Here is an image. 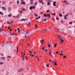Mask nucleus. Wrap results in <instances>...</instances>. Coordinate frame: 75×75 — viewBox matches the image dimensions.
Returning a JSON list of instances; mask_svg holds the SVG:
<instances>
[{"label": "nucleus", "mask_w": 75, "mask_h": 75, "mask_svg": "<svg viewBox=\"0 0 75 75\" xmlns=\"http://www.w3.org/2000/svg\"><path fill=\"white\" fill-rule=\"evenodd\" d=\"M44 17H49V18H50L51 16H50V14L49 13L47 14H44Z\"/></svg>", "instance_id": "nucleus-1"}, {"label": "nucleus", "mask_w": 75, "mask_h": 75, "mask_svg": "<svg viewBox=\"0 0 75 75\" xmlns=\"http://www.w3.org/2000/svg\"><path fill=\"white\" fill-rule=\"evenodd\" d=\"M42 1H43V0H40L39 2V3H41V4H42V5H43V4H44V2H43Z\"/></svg>", "instance_id": "nucleus-2"}, {"label": "nucleus", "mask_w": 75, "mask_h": 75, "mask_svg": "<svg viewBox=\"0 0 75 75\" xmlns=\"http://www.w3.org/2000/svg\"><path fill=\"white\" fill-rule=\"evenodd\" d=\"M2 8L3 10H4V11H6V7H3V6H2Z\"/></svg>", "instance_id": "nucleus-3"}, {"label": "nucleus", "mask_w": 75, "mask_h": 75, "mask_svg": "<svg viewBox=\"0 0 75 75\" xmlns=\"http://www.w3.org/2000/svg\"><path fill=\"white\" fill-rule=\"evenodd\" d=\"M21 4H23V5H25V2L24 1H21Z\"/></svg>", "instance_id": "nucleus-4"}, {"label": "nucleus", "mask_w": 75, "mask_h": 75, "mask_svg": "<svg viewBox=\"0 0 75 75\" xmlns=\"http://www.w3.org/2000/svg\"><path fill=\"white\" fill-rule=\"evenodd\" d=\"M8 43H9V45L10 46H11V45H12V42H11L10 41L8 42Z\"/></svg>", "instance_id": "nucleus-5"}, {"label": "nucleus", "mask_w": 75, "mask_h": 75, "mask_svg": "<svg viewBox=\"0 0 75 75\" xmlns=\"http://www.w3.org/2000/svg\"><path fill=\"white\" fill-rule=\"evenodd\" d=\"M49 53L50 55H52V51L51 50L49 51Z\"/></svg>", "instance_id": "nucleus-6"}, {"label": "nucleus", "mask_w": 75, "mask_h": 75, "mask_svg": "<svg viewBox=\"0 0 75 75\" xmlns=\"http://www.w3.org/2000/svg\"><path fill=\"white\" fill-rule=\"evenodd\" d=\"M56 2H54L53 3V6H56Z\"/></svg>", "instance_id": "nucleus-7"}, {"label": "nucleus", "mask_w": 75, "mask_h": 75, "mask_svg": "<svg viewBox=\"0 0 75 75\" xmlns=\"http://www.w3.org/2000/svg\"><path fill=\"white\" fill-rule=\"evenodd\" d=\"M41 42H42L41 43V44H44V41L43 40H42Z\"/></svg>", "instance_id": "nucleus-8"}, {"label": "nucleus", "mask_w": 75, "mask_h": 75, "mask_svg": "<svg viewBox=\"0 0 75 75\" xmlns=\"http://www.w3.org/2000/svg\"><path fill=\"white\" fill-rule=\"evenodd\" d=\"M59 39L60 40H61V41L62 42V43H63V42H64V40H62V39H61V38H59Z\"/></svg>", "instance_id": "nucleus-9"}, {"label": "nucleus", "mask_w": 75, "mask_h": 75, "mask_svg": "<svg viewBox=\"0 0 75 75\" xmlns=\"http://www.w3.org/2000/svg\"><path fill=\"white\" fill-rule=\"evenodd\" d=\"M21 11H22V12H23V11H25V9H24V8H22V10Z\"/></svg>", "instance_id": "nucleus-10"}, {"label": "nucleus", "mask_w": 75, "mask_h": 75, "mask_svg": "<svg viewBox=\"0 0 75 75\" xmlns=\"http://www.w3.org/2000/svg\"><path fill=\"white\" fill-rule=\"evenodd\" d=\"M29 9H30V10H32V9H33V6H30L29 7Z\"/></svg>", "instance_id": "nucleus-11"}, {"label": "nucleus", "mask_w": 75, "mask_h": 75, "mask_svg": "<svg viewBox=\"0 0 75 75\" xmlns=\"http://www.w3.org/2000/svg\"><path fill=\"white\" fill-rule=\"evenodd\" d=\"M8 10L9 11H10L11 10V8L10 7H9L8 8Z\"/></svg>", "instance_id": "nucleus-12"}, {"label": "nucleus", "mask_w": 75, "mask_h": 75, "mask_svg": "<svg viewBox=\"0 0 75 75\" xmlns=\"http://www.w3.org/2000/svg\"><path fill=\"white\" fill-rule=\"evenodd\" d=\"M54 65L56 66L57 65V62H56V61H55V62H54Z\"/></svg>", "instance_id": "nucleus-13"}, {"label": "nucleus", "mask_w": 75, "mask_h": 75, "mask_svg": "<svg viewBox=\"0 0 75 75\" xmlns=\"http://www.w3.org/2000/svg\"><path fill=\"white\" fill-rule=\"evenodd\" d=\"M2 3L3 4H6V1H3Z\"/></svg>", "instance_id": "nucleus-14"}, {"label": "nucleus", "mask_w": 75, "mask_h": 75, "mask_svg": "<svg viewBox=\"0 0 75 75\" xmlns=\"http://www.w3.org/2000/svg\"><path fill=\"white\" fill-rule=\"evenodd\" d=\"M41 18V17L40 16H39L38 17L36 18V19L37 20V19H39V18Z\"/></svg>", "instance_id": "nucleus-15"}, {"label": "nucleus", "mask_w": 75, "mask_h": 75, "mask_svg": "<svg viewBox=\"0 0 75 75\" xmlns=\"http://www.w3.org/2000/svg\"><path fill=\"white\" fill-rule=\"evenodd\" d=\"M47 5H50V6H51V4L50 3V2H47Z\"/></svg>", "instance_id": "nucleus-16"}, {"label": "nucleus", "mask_w": 75, "mask_h": 75, "mask_svg": "<svg viewBox=\"0 0 75 75\" xmlns=\"http://www.w3.org/2000/svg\"><path fill=\"white\" fill-rule=\"evenodd\" d=\"M11 16V14H10L8 15V17H10Z\"/></svg>", "instance_id": "nucleus-17"}, {"label": "nucleus", "mask_w": 75, "mask_h": 75, "mask_svg": "<svg viewBox=\"0 0 75 75\" xmlns=\"http://www.w3.org/2000/svg\"><path fill=\"white\" fill-rule=\"evenodd\" d=\"M38 3L37 2H35V6H36L38 4Z\"/></svg>", "instance_id": "nucleus-18"}, {"label": "nucleus", "mask_w": 75, "mask_h": 75, "mask_svg": "<svg viewBox=\"0 0 75 75\" xmlns=\"http://www.w3.org/2000/svg\"><path fill=\"white\" fill-rule=\"evenodd\" d=\"M1 58L2 59H4V60H5V59H5L4 57H1Z\"/></svg>", "instance_id": "nucleus-19"}, {"label": "nucleus", "mask_w": 75, "mask_h": 75, "mask_svg": "<svg viewBox=\"0 0 75 75\" xmlns=\"http://www.w3.org/2000/svg\"><path fill=\"white\" fill-rule=\"evenodd\" d=\"M29 33L28 32H27L26 31V35H28V34Z\"/></svg>", "instance_id": "nucleus-20"}, {"label": "nucleus", "mask_w": 75, "mask_h": 75, "mask_svg": "<svg viewBox=\"0 0 75 75\" xmlns=\"http://www.w3.org/2000/svg\"><path fill=\"white\" fill-rule=\"evenodd\" d=\"M47 46L49 48H50L51 47V46H50V45L49 44L48 45H47Z\"/></svg>", "instance_id": "nucleus-21"}, {"label": "nucleus", "mask_w": 75, "mask_h": 75, "mask_svg": "<svg viewBox=\"0 0 75 75\" xmlns=\"http://www.w3.org/2000/svg\"><path fill=\"white\" fill-rule=\"evenodd\" d=\"M69 24L71 25V24H72V22L71 21L69 23Z\"/></svg>", "instance_id": "nucleus-22"}, {"label": "nucleus", "mask_w": 75, "mask_h": 75, "mask_svg": "<svg viewBox=\"0 0 75 75\" xmlns=\"http://www.w3.org/2000/svg\"><path fill=\"white\" fill-rule=\"evenodd\" d=\"M57 44H55L54 45V47H57Z\"/></svg>", "instance_id": "nucleus-23"}, {"label": "nucleus", "mask_w": 75, "mask_h": 75, "mask_svg": "<svg viewBox=\"0 0 75 75\" xmlns=\"http://www.w3.org/2000/svg\"><path fill=\"white\" fill-rule=\"evenodd\" d=\"M66 4H67V5H68L69 4V3H68V2H67L65 3Z\"/></svg>", "instance_id": "nucleus-24"}, {"label": "nucleus", "mask_w": 75, "mask_h": 75, "mask_svg": "<svg viewBox=\"0 0 75 75\" xmlns=\"http://www.w3.org/2000/svg\"><path fill=\"white\" fill-rule=\"evenodd\" d=\"M33 10H34V9H35V6H33Z\"/></svg>", "instance_id": "nucleus-25"}, {"label": "nucleus", "mask_w": 75, "mask_h": 75, "mask_svg": "<svg viewBox=\"0 0 75 75\" xmlns=\"http://www.w3.org/2000/svg\"><path fill=\"white\" fill-rule=\"evenodd\" d=\"M4 42H3V44L2 45V47H3L4 45L5 44H4Z\"/></svg>", "instance_id": "nucleus-26"}, {"label": "nucleus", "mask_w": 75, "mask_h": 75, "mask_svg": "<svg viewBox=\"0 0 75 75\" xmlns=\"http://www.w3.org/2000/svg\"><path fill=\"white\" fill-rule=\"evenodd\" d=\"M3 64V62H0V65H2Z\"/></svg>", "instance_id": "nucleus-27"}, {"label": "nucleus", "mask_w": 75, "mask_h": 75, "mask_svg": "<svg viewBox=\"0 0 75 75\" xmlns=\"http://www.w3.org/2000/svg\"><path fill=\"white\" fill-rule=\"evenodd\" d=\"M69 13H67V15H65L64 16H66V17H68V14H69Z\"/></svg>", "instance_id": "nucleus-28"}, {"label": "nucleus", "mask_w": 75, "mask_h": 75, "mask_svg": "<svg viewBox=\"0 0 75 75\" xmlns=\"http://www.w3.org/2000/svg\"><path fill=\"white\" fill-rule=\"evenodd\" d=\"M0 14H1L2 16L3 15V14L2 13V12H0Z\"/></svg>", "instance_id": "nucleus-29"}, {"label": "nucleus", "mask_w": 75, "mask_h": 75, "mask_svg": "<svg viewBox=\"0 0 75 75\" xmlns=\"http://www.w3.org/2000/svg\"><path fill=\"white\" fill-rule=\"evenodd\" d=\"M46 67H49V64H47L46 65Z\"/></svg>", "instance_id": "nucleus-30"}, {"label": "nucleus", "mask_w": 75, "mask_h": 75, "mask_svg": "<svg viewBox=\"0 0 75 75\" xmlns=\"http://www.w3.org/2000/svg\"><path fill=\"white\" fill-rule=\"evenodd\" d=\"M34 15H35V16H36V17H38V15L37 14L35 13Z\"/></svg>", "instance_id": "nucleus-31"}, {"label": "nucleus", "mask_w": 75, "mask_h": 75, "mask_svg": "<svg viewBox=\"0 0 75 75\" xmlns=\"http://www.w3.org/2000/svg\"><path fill=\"white\" fill-rule=\"evenodd\" d=\"M30 56H31V57H33V56H34V54H30Z\"/></svg>", "instance_id": "nucleus-32"}, {"label": "nucleus", "mask_w": 75, "mask_h": 75, "mask_svg": "<svg viewBox=\"0 0 75 75\" xmlns=\"http://www.w3.org/2000/svg\"><path fill=\"white\" fill-rule=\"evenodd\" d=\"M47 20V18H45V19H43V21H46Z\"/></svg>", "instance_id": "nucleus-33"}, {"label": "nucleus", "mask_w": 75, "mask_h": 75, "mask_svg": "<svg viewBox=\"0 0 75 75\" xmlns=\"http://www.w3.org/2000/svg\"><path fill=\"white\" fill-rule=\"evenodd\" d=\"M64 19H65V20H67V18H66V16H64Z\"/></svg>", "instance_id": "nucleus-34"}, {"label": "nucleus", "mask_w": 75, "mask_h": 75, "mask_svg": "<svg viewBox=\"0 0 75 75\" xmlns=\"http://www.w3.org/2000/svg\"><path fill=\"white\" fill-rule=\"evenodd\" d=\"M7 23H8V24H10V22L7 21Z\"/></svg>", "instance_id": "nucleus-35"}, {"label": "nucleus", "mask_w": 75, "mask_h": 75, "mask_svg": "<svg viewBox=\"0 0 75 75\" xmlns=\"http://www.w3.org/2000/svg\"><path fill=\"white\" fill-rule=\"evenodd\" d=\"M29 53L30 54H32V53H33V52H32V51H29Z\"/></svg>", "instance_id": "nucleus-36"}, {"label": "nucleus", "mask_w": 75, "mask_h": 75, "mask_svg": "<svg viewBox=\"0 0 75 75\" xmlns=\"http://www.w3.org/2000/svg\"><path fill=\"white\" fill-rule=\"evenodd\" d=\"M62 15L61 14L59 15V16H60V17H62Z\"/></svg>", "instance_id": "nucleus-37"}, {"label": "nucleus", "mask_w": 75, "mask_h": 75, "mask_svg": "<svg viewBox=\"0 0 75 75\" xmlns=\"http://www.w3.org/2000/svg\"><path fill=\"white\" fill-rule=\"evenodd\" d=\"M67 58V56L65 55L63 57V58Z\"/></svg>", "instance_id": "nucleus-38"}, {"label": "nucleus", "mask_w": 75, "mask_h": 75, "mask_svg": "<svg viewBox=\"0 0 75 75\" xmlns=\"http://www.w3.org/2000/svg\"><path fill=\"white\" fill-rule=\"evenodd\" d=\"M22 13H23V11H20V13L21 14H22Z\"/></svg>", "instance_id": "nucleus-39"}, {"label": "nucleus", "mask_w": 75, "mask_h": 75, "mask_svg": "<svg viewBox=\"0 0 75 75\" xmlns=\"http://www.w3.org/2000/svg\"><path fill=\"white\" fill-rule=\"evenodd\" d=\"M45 49V48H44V47H42V50H44Z\"/></svg>", "instance_id": "nucleus-40"}, {"label": "nucleus", "mask_w": 75, "mask_h": 75, "mask_svg": "<svg viewBox=\"0 0 75 75\" xmlns=\"http://www.w3.org/2000/svg\"><path fill=\"white\" fill-rule=\"evenodd\" d=\"M30 23L29 22V23H28V24H27L28 26H29V25H30Z\"/></svg>", "instance_id": "nucleus-41"}, {"label": "nucleus", "mask_w": 75, "mask_h": 75, "mask_svg": "<svg viewBox=\"0 0 75 75\" xmlns=\"http://www.w3.org/2000/svg\"><path fill=\"white\" fill-rule=\"evenodd\" d=\"M11 58V57L10 56H8L7 57V58Z\"/></svg>", "instance_id": "nucleus-42"}, {"label": "nucleus", "mask_w": 75, "mask_h": 75, "mask_svg": "<svg viewBox=\"0 0 75 75\" xmlns=\"http://www.w3.org/2000/svg\"><path fill=\"white\" fill-rule=\"evenodd\" d=\"M17 4H19V1H17Z\"/></svg>", "instance_id": "nucleus-43"}, {"label": "nucleus", "mask_w": 75, "mask_h": 75, "mask_svg": "<svg viewBox=\"0 0 75 75\" xmlns=\"http://www.w3.org/2000/svg\"><path fill=\"white\" fill-rule=\"evenodd\" d=\"M30 3L31 4H33V1L32 2H30Z\"/></svg>", "instance_id": "nucleus-44"}, {"label": "nucleus", "mask_w": 75, "mask_h": 75, "mask_svg": "<svg viewBox=\"0 0 75 75\" xmlns=\"http://www.w3.org/2000/svg\"><path fill=\"white\" fill-rule=\"evenodd\" d=\"M53 16H55L56 14L55 13H54L53 14H52Z\"/></svg>", "instance_id": "nucleus-45"}, {"label": "nucleus", "mask_w": 75, "mask_h": 75, "mask_svg": "<svg viewBox=\"0 0 75 75\" xmlns=\"http://www.w3.org/2000/svg\"><path fill=\"white\" fill-rule=\"evenodd\" d=\"M47 13H49V12H50V11H49V10H47Z\"/></svg>", "instance_id": "nucleus-46"}, {"label": "nucleus", "mask_w": 75, "mask_h": 75, "mask_svg": "<svg viewBox=\"0 0 75 75\" xmlns=\"http://www.w3.org/2000/svg\"><path fill=\"white\" fill-rule=\"evenodd\" d=\"M22 21H25V19H22Z\"/></svg>", "instance_id": "nucleus-47"}, {"label": "nucleus", "mask_w": 75, "mask_h": 75, "mask_svg": "<svg viewBox=\"0 0 75 75\" xmlns=\"http://www.w3.org/2000/svg\"><path fill=\"white\" fill-rule=\"evenodd\" d=\"M56 19L57 20V21L58 20H59V18L57 17H56Z\"/></svg>", "instance_id": "nucleus-48"}, {"label": "nucleus", "mask_w": 75, "mask_h": 75, "mask_svg": "<svg viewBox=\"0 0 75 75\" xmlns=\"http://www.w3.org/2000/svg\"><path fill=\"white\" fill-rule=\"evenodd\" d=\"M9 35H12V34H11L10 33H9Z\"/></svg>", "instance_id": "nucleus-49"}, {"label": "nucleus", "mask_w": 75, "mask_h": 75, "mask_svg": "<svg viewBox=\"0 0 75 75\" xmlns=\"http://www.w3.org/2000/svg\"><path fill=\"white\" fill-rule=\"evenodd\" d=\"M35 27L36 28H37V24H36L35 25Z\"/></svg>", "instance_id": "nucleus-50"}, {"label": "nucleus", "mask_w": 75, "mask_h": 75, "mask_svg": "<svg viewBox=\"0 0 75 75\" xmlns=\"http://www.w3.org/2000/svg\"><path fill=\"white\" fill-rule=\"evenodd\" d=\"M22 57L23 58H24V56H23V55H22Z\"/></svg>", "instance_id": "nucleus-51"}, {"label": "nucleus", "mask_w": 75, "mask_h": 75, "mask_svg": "<svg viewBox=\"0 0 75 75\" xmlns=\"http://www.w3.org/2000/svg\"><path fill=\"white\" fill-rule=\"evenodd\" d=\"M45 52H47V51H48V50H47V49H46L45 50Z\"/></svg>", "instance_id": "nucleus-52"}, {"label": "nucleus", "mask_w": 75, "mask_h": 75, "mask_svg": "<svg viewBox=\"0 0 75 75\" xmlns=\"http://www.w3.org/2000/svg\"><path fill=\"white\" fill-rule=\"evenodd\" d=\"M49 61L50 62H52V60H49Z\"/></svg>", "instance_id": "nucleus-53"}, {"label": "nucleus", "mask_w": 75, "mask_h": 75, "mask_svg": "<svg viewBox=\"0 0 75 75\" xmlns=\"http://www.w3.org/2000/svg\"><path fill=\"white\" fill-rule=\"evenodd\" d=\"M25 58H26V60L27 59V57L26 56L25 57Z\"/></svg>", "instance_id": "nucleus-54"}, {"label": "nucleus", "mask_w": 75, "mask_h": 75, "mask_svg": "<svg viewBox=\"0 0 75 75\" xmlns=\"http://www.w3.org/2000/svg\"><path fill=\"white\" fill-rule=\"evenodd\" d=\"M41 20H42V21H44V20H43V18H42L41 19Z\"/></svg>", "instance_id": "nucleus-55"}, {"label": "nucleus", "mask_w": 75, "mask_h": 75, "mask_svg": "<svg viewBox=\"0 0 75 75\" xmlns=\"http://www.w3.org/2000/svg\"><path fill=\"white\" fill-rule=\"evenodd\" d=\"M18 32V33H20V30H19Z\"/></svg>", "instance_id": "nucleus-56"}, {"label": "nucleus", "mask_w": 75, "mask_h": 75, "mask_svg": "<svg viewBox=\"0 0 75 75\" xmlns=\"http://www.w3.org/2000/svg\"><path fill=\"white\" fill-rule=\"evenodd\" d=\"M48 31V29H46V30H45V31Z\"/></svg>", "instance_id": "nucleus-57"}, {"label": "nucleus", "mask_w": 75, "mask_h": 75, "mask_svg": "<svg viewBox=\"0 0 75 75\" xmlns=\"http://www.w3.org/2000/svg\"><path fill=\"white\" fill-rule=\"evenodd\" d=\"M17 30H20V29H19V28H18V29H17Z\"/></svg>", "instance_id": "nucleus-58"}, {"label": "nucleus", "mask_w": 75, "mask_h": 75, "mask_svg": "<svg viewBox=\"0 0 75 75\" xmlns=\"http://www.w3.org/2000/svg\"><path fill=\"white\" fill-rule=\"evenodd\" d=\"M18 46H17V50H18Z\"/></svg>", "instance_id": "nucleus-59"}, {"label": "nucleus", "mask_w": 75, "mask_h": 75, "mask_svg": "<svg viewBox=\"0 0 75 75\" xmlns=\"http://www.w3.org/2000/svg\"><path fill=\"white\" fill-rule=\"evenodd\" d=\"M56 54H58V51H57Z\"/></svg>", "instance_id": "nucleus-60"}, {"label": "nucleus", "mask_w": 75, "mask_h": 75, "mask_svg": "<svg viewBox=\"0 0 75 75\" xmlns=\"http://www.w3.org/2000/svg\"><path fill=\"white\" fill-rule=\"evenodd\" d=\"M40 14H43V12H41L40 13Z\"/></svg>", "instance_id": "nucleus-61"}, {"label": "nucleus", "mask_w": 75, "mask_h": 75, "mask_svg": "<svg viewBox=\"0 0 75 75\" xmlns=\"http://www.w3.org/2000/svg\"><path fill=\"white\" fill-rule=\"evenodd\" d=\"M67 2V1H66V0H65V1H64V3H66Z\"/></svg>", "instance_id": "nucleus-62"}, {"label": "nucleus", "mask_w": 75, "mask_h": 75, "mask_svg": "<svg viewBox=\"0 0 75 75\" xmlns=\"http://www.w3.org/2000/svg\"><path fill=\"white\" fill-rule=\"evenodd\" d=\"M48 1H51V0H49Z\"/></svg>", "instance_id": "nucleus-63"}, {"label": "nucleus", "mask_w": 75, "mask_h": 75, "mask_svg": "<svg viewBox=\"0 0 75 75\" xmlns=\"http://www.w3.org/2000/svg\"><path fill=\"white\" fill-rule=\"evenodd\" d=\"M1 55L2 56H4V55L3 54H2Z\"/></svg>", "instance_id": "nucleus-64"}]
</instances>
